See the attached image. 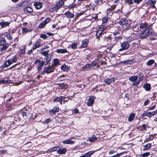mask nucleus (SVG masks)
I'll return each mask as SVG.
<instances>
[{"mask_svg":"<svg viewBox=\"0 0 157 157\" xmlns=\"http://www.w3.org/2000/svg\"><path fill=\"white\" fill-rule=\"evenodd\" d=\"M141 33L140 36L142 39H144L150 35L149 30H147V26L144 23H141L140 26Z\"/></svg>","mask_w":157,"mask_h":157,"instance_id":"f257e3e1","label":"nucleus"},{"mask_svg":"<svg viewBox=\"0 0 157 157\" xmlns=\"http://www.w3.org/2000/svg\"><path fill=\"white\" fill-rule=\"evenodd\" d=\"M17 59V56H14L13 58L6 61L4 64L2 65V67L3 68L8 67L12 64L16 63Z\"/></svg>","mask_w":157,"mask_h":157,"instance_id":"f03ea898","label":"nucleus"},{"mask_svg":"<svg viewBox=\"0 0 157 157\" xmlns=\"http://www.w3.org/2000/svg\"><path fill=\"white\" fill-rule=\"evenodd\" d=\"M138 78V76H132L129 78V80L131 82H134L133 83V85L137 86L139 84L141 80H142L141 78H140L136 82H135L137 80Z\"/></svg>","mask_w":157,"mask_h":157,"instance_id":"7ed1b4c3","label":"nucleus"},{"mask_svg":"<svg viewBox=\"0 0 157 157\" xmlns=\"http://www.w3.org/2000/svg\"><path fill=\"white\" fill-rule=\"evenodd\" d=\"M54 68L52 66H50L45 68L43 69V71L41 72V75H44L45 73L49 74L53 72Z\"/></svg>","mask_w":157,"mask_h":157,"instance_id":"20e7f679","label":"nucleus"},{"mask_svg":"<svg viewBox=\"0 0 157 157\" xmlns=\"http://www.w3.org/2000/svg\"><path fill=\"white\" fill-rule=\"evenodd\" d=\"M130 46L128 43L126 41L124 42L121 43V48H120L119 50V52L128 49L129 48Z\"/></svg>","mask_w":157,"mask_h":157,"instance_id":"39448f33","label":"nucleus"},{"mask_svg":"<svg viewBox=\"0 0 157 157\" xmlns=\"http://www.w3.org/2000/svg\"><path fill=\"white\" fill-rule=\"evenodd\" d=\"M106 27L105 26L101 27L100 29L96 32V36L97 37L100 36L102 33L106 29Z\"/></svg>","mask_w":157,"mask_h":157,"instance_id":"423d86ee","label":"nucleus"},{"mask_svg":"<svg viewBox=\"0 0 157 157\" xmlns=\"http://www.w3.org/2000/svg\"><path fill=\"white\" fill-rule=\"evenodd\" d=\"M95 97L94 96L90 97L87 101V105L89 106H92L94 102V101Z\"/></svg>","mask_w":157,"mask_h":157,"instance_id":"0eeeda50","label":"nucleus"},{"mask_svg":"<svg viewBox=\"0 0 157 157\" xmlns=\"http://www.w3.org/2000/svg\"><path fill=\"white\" fill-rule=\"evenodd\" d=\"M50 20L49 17H47L43 21L41 22L38 26V28L40 29L44 28L45 25Z\"/></svg>","mask_w":157,"mask_h":157,"instance_id":"6e6552de","label":"nucleus"},{"mask_svg":"<svg viewBox=\"0 0 157 157\" xmlns=\"http://www.w3.org/2000/svg\"><path fill=\"white\" fill-rule=\"evenodd\" d=\"M63 96H60L59 97H56L53 100L54 102L58 101L60 105L62 104V102L63 100Z\"/></svg>","mask_w":157,"mask_h":157,"instance_id":"1a4fd4ad","label":"nucleus"},{"mask_svg":"<svg viewBox=\"0 0 157 157\" xmlns=\"http://www.w3.org/2000/svg\"><path fill=\"white\" fill-rule=\"evenodd\" d=\"M75 139V138L74 137H71L70 139H68L65 140L63 141V143L64 144H74L75 141H72L71 140V139Z\"/></svg>","mask_w":157,"mask_h":157,"instance_id":"9d476101","label":"nucleus"},{"mask_svg":"<svg viewBox=\"0 0 157 157\" xmlns=\"http://www.w3.org/2000/svg\"><path fill=\"white\" fill-rule=\"evenodd\" d=\"M41 42L39 40L36 41L34 43L32 49L35 50L36 49L39 48L40 46Z\"/></svg>","mask_w":157,"mask_h":157,"instance_id":"9b49d317","label":"nucleus"},{"mask_svg":"<svg viewBox=\"0 0 157 157\" xmlns=\"http://www.w3.org/2000/svg\"><path fill=\"white\" fill-rule=\"evenodd\" d=\"M121 37L120 36L115 37L114 39H112V40L111 42V45L112 46H113L117 43L119 40H121Z\"/></svg>","mask_w":157,"mask_h":157,"instance_id":"f8f14e48","label":"nucleus"},{"mask_svg":"<svg viewBox=\"0 0 157 157\" xmlns=\"http://www.w3.org/2000/svg\"><path fill=\"white\" fill-rule=\"evenodd\" d=\"M59 110V108L57 107L54 106L53 108L50 110L49 113L51 114H54Z\"/></svg>","mask_w":157,"mask_h":157,"instance_id":"ddd939ff","label":"nucleus"},{"mask_svg":"<svg viewBox=\"0 0 157 157\" xmlns=\"http://www.w3.org/2000/svg\"><path fill=\"white\" fill-rule=\"evenodd\" d=\"M115 80V78H106L105 79V83L107 84H109Z\"/></svg>","mask_w":157,"mask_h":157,"instance_id":"4468645a","label":"nucleus"},{"mask_svg":"<svg viewBox=\"0 0 157 157\" xmlns=\"http://www.w3.org/2000/svg\"><path fill=\"white\" fill-rule=\"evenodd\" d=\"M64 2L63 0H60L58 3H57L55 7L56 9L58 10L61 6L63 5Z\"/></svg>","mask_w":157,"mask_h":157,"instance_id":"2eb2a0df","label":"nucleus"},{"mask_svg":"<svg viewBox=\"0 0 157 157\" xmlns=\"http://www.w3.org/2000/svg\"><path fill=\"white\" fill-rule=\"evenodd\" d=\"M88 40L87 39H85L83 40L82 43V44L80 46L81 48H85L86 47L88 44Z\"/></svg>","mask_w":157,"mask_h":157,"instance_id":"dca6fc26","label":"nucleus"},{"mask_svg":"<svg viewBox=\"0 0 157 157\" xmlns=\"http://www.w3.org/2000/svg\"><path fill=\"white\" fill-rule=\"evenodd\" d=\"M59 61L57 59H55L53 61V63L52 64V67L54 68L56 66L59 65Z\"/></svg>","mask_w":157,"mask_h":157,"instance_id":"f3484780","label":"nucleus"},{"mask_svg":"<svg viewBox=\"0 0 157 157\" xmlns=\"http://www.w3.org/2000/svg\"><path fill=\"white\" fill-rule=\"evenodd\" d=\"M143 87L147 91H149L151 89V85L148 83L144 84L143 85Z\"/></svg>","mask_w":157,"mask_h":157,"instance_id":"a211bd4d","label":"nucleus"},{"mask_svg":"<svg viewBox=\"0 0 157 157\" xmlns=\"http://www.w3.org/2000/svg\"><path fill=\"white\" fill-rule=\"evenodd\" d=\"M10 22L2 21L0 22V25L2 28H4L8 26L10 24Z\"/></svg>","mask_w":157,"mask_h":157,"instance_id":"6ab92c4d","label":"nucleus"},{"mask_svg":"<svg viewBox=\"0 0 157 157\" xmlns=\"http://www.w3.org/2000/svg\"><path fill=\"white\" fill-rule=\"evenodd\" d=\"M44 63V61H43L39 62L37 67V69L38 71H40L41 70Z\"/></svg>","mask_w":157,"mask_h":157,"instance_id":"aec40b11","label":"nucleus"},{"mask_svg":"<svg viewBox=\"0 0 157 157\" xmlns=\"http://www.w3.org/2000/svg\"><path fill=\"white\" fill-rule=\"evenodd\" d=\"M34 5L35 8L37 9H40L42 6L41 3L39 2H34Z\"/></svg>","mask_w":157,"mask_h":157,"instance_id":"412c9836","label":"nucleus"},{"mask_svg":"<svg viewBox=\"0 0 157 157\" xmlns=\"http://www.w3.org/2000/svg\"><path fill=\"white\" fill-rule=\"evenodd\" d=\"M59 148H57V151L58 153L59 154H64L67 151V150L65 148H63L61 149Z\"/></svg>","mask_w":157,"mask_h":157,"instance_id":"4be33fe9","label":"nucleus"},{"mask_svg":"<svg viewBox=\"0 0 157 157\" xmlns=\"http://www.w3.org/2000/svg\"><path fill=\"white\" fill-rule=\"evenodd\" d=\"M56 52L58 53H64L67 52V51L65 49H60L56 50Z\"/></svg>","mask_w":157,"mask_h":157,"instance_id":"5701e85b","label":"nucleus"},{"mask_svg":"<svg viewBox=\"0 0 157 157\" xmlns=\"http://www.w3.org/2000/svg\"><path fill=\"white\" fill-rule=\"evenodd\" d=\"M157 113V109L155 111L152 112H147V117H150L155 115Z\"/></svg>","mask_w":157,"mask_h":157,"instance_id":"b1692460","label":"nucleus"},{"mask_svg":"<svg viewBox=\"0 0 157 157\" xmlns=\"http://www.w3.org/2000/svg\"><path fill=\"white\" fill-rule=\"evenodd\" d=\"M60 147L58 146H56L54 147H52L47 150V152H52L53 151H55L57 150V148H59Z\"/></svg>","mask_w":157,"mask_h":157,"instance_id":"393cba45","label":"nucleus"},{"mask_svg":"<svg viewBox=\"0 0 157 157\" xmlns=\"http://www.w3.org/2000/svg\"><path fill=\"white\" fill-rule=\"evenodd\" d=\"M65 14L66 16V17L69 18H72L74 17V16L73 13L69 11L66 12L65 13Z\"/></svg>","mask_w":157,"mask_h":157,"instance_id":"a878e982","label":"nucleus"},{"mask_svg":"<svg viewBox=\"0 0 157 157\" xmlns=\"http://www.w3.org/2000/svg\"><path fill=\"white\" fill-rule=\"evenodd\" d=\"M127 22V21L125 19H122L121 21H119V24L121 25H126V24Z\"/></svg>","mask_w":157,"mask_h":157,"instance_id":"bb28decb","label":"nucleus"},{"mask_svg":"<svg viewBox=\"0 0 157 157\" xmlns=\"http://www.w3.org/2000/svg\"><path fill=\"white\" fill-rule=\"evenodd\" d=\"M2 47L0 48V49L1 51L2 52L3 51L7 49V48L9 47V44L7 43L5 44L2 45Z\"/></svg>","mask_w":157,"mask_h":157,"instance_id":"cd10ccee","label":"nucleus"},{"mask_svg":"<svg viewBox=\"0 0 157 157\" xmlns=\"http://www.w3.org/2000/svg\"><path fill=\"white\" fill-rule=\"evenodd\" d=\"M135 117V114L133 113H131L129 116L128 118L129 121H132Z\"/></svg>","mask_w":157,"mask_h":157,"instance_id":"c85d7f7f","label":"nucleus"},{"mask_svg":"<svg viewBox=\"0 0 157 157\" xmlns=\"http://www.w3.org/2000/svg\"><path fill=\"white\" fill-rule=\"evenodd\" d=\"M151 144L148 143L146 145L143 146V147H144L143 150L144 151L149 149L151 147Z\"/></svg>","mask_w":157,"mask_h":157,"instance_id":"c756f323","label":"nucleus"},{"mask_svg":"<svg viewBox=\"0 0 157 157\" xmlns=\"http://www.w3.org/2000/svg\"><path fill=\"white\" fill-rule=\"evenodd\" d=\"M7 44L6 40L3 38H2L0 39V46L4 45Z\"/></svg>","mask_w":157,"mask_h":157,"instance_id":"7c9ffc66","label":"nucleus"},{"mask_svg":"<svg viewBox=\"0 0 157 157\" xmlns=\"http://www.w3.org/2000/svg\"><path fill=\"white\" fill-rule=\"evenodd\" d=\"M24 10L25 13H30L32 12L33 10L30 7L25 8Z\"/></svg>","mask_w":157,"mask_h":157,"instance_id":"2f4dec72","label":"nucleus"},{"mask_svg":"<svg viewBox=\"0 0 157 157\" xmlns=\"http://www.w3.org/2000/svg\"><path fill=\"white\" fill-rule=\"evenodd\" d=\"M97 140V138L94 136H92L91 137H90L88 140L91 142H92L94 141H95Z\"/></svg>","mask_w":157,"mask_h":157,"instance_id":"473e14b6","label":"nucleus"},{"mask_svg":"<svg viewBox=\"0 0 157 157\" xmlns=\"http://www.w3.org/2000/svg\"><path fill=\"white\" fill-rule=\"evenodd\" d=\"M61 70L64 71H67L68 70V66L66 65H63L61 67Z\"/></svg>","mask_w":157,"mask_h":157,"instance_id":"72a5a7b5","label":"nucleus"},{"mask_svg":"<svg viewBox=\"0 0 157 157\" xmlns=\"http://www.w3.org/2000/svg\"><path fill=\"white\" fill-rule=\"evenodd\" d=\"M94 153V151H90L88 152L84 155L85 157H90L92 154Z\"/></svg>","mask_w":157,"mask_h":157,"instance_id":"f704fd0d","label":"nucleus"},{"mask_svg":"<svg viewBox=\"0 0 157 157\" xmlns=\"http://www.w3.org/2000/svg\"><path fill=\"white\" fill-rule=\"evenodd\" d=\"M154 60L153 59H150L146 63V65L148 66H151L154 63Z\"/></svg>","mask_w":157,"mask_h":157,"instance_id":"c9c22d12","label":"nucleus"},{"mask_svg":"<svg viewBox=\"0 0 157 157\" xmlns=\"http://www.w3.org/2000/svg\"><path fill=\"white\" fill-rule=\"evenodd\" d=\"M146 128L147 126L145 124H144L142 126H141L139 127V129L140 130L144 131H146Z\"/></svg>","mask_w":157,"mask_h":157,"instance_id":"e433bc0d","label":"nucleus"},{"mask_svg":"<svg viewBox=\"0 0 157 157\" xmlns=\"http://www.w3.org/2000/svg\"><path fill=\"white\" fill-rule=\"evenodd\" d=\"M124 63L127 64L132 63L133 62V60L131 59H128L123 61Z\"/></svg>","mask_w":157,"mask_h":157,"instance_id":"4c0bfd02","label":"nucleus"},{"mask_svg":"<svg viewBox=\"0 0 157 157\" xmlns=\"http://www.w3.org/2000/svg\"><path fill=\"white\" fill-rule=\"evenodd\" d=\"M112 40V39H111V38L109 37H108L107 38H106L105 39V41L107 42V44H111V41Z\"/></svg>","mask_w":157,"mask_h":157,"instance_id":"58836bf2","label":"nucleus"},{"mask_svg":"<svg viewBox=\"0 0 157 157\" xmlns=\"http://www.w3.org/2000/svg\"><path fill=\"white\" fill-rule=\"evenodd\" d=\"M49 50H47L43 52H42L41 53V54L44 55V56L47 57L48 56V54L49 52Z\"/></svg>","mask_w":157,"mask_h":157,"instance_id":"ea45409f","label":"nucleus"},{"mask_svg":"<svg viewBox=\"0 0 157 157\" xmlns=\"http://www.w3.org/2000/svg\"><path fill=\"white\" fill-rule=\"evenodd\" d=\"M10 81L9 80H3L0 81V83H10Z\"/></svg>","mask_w":157,"mask_h":157,"instance_id":"a19ab883","label":"nucleus"},{"mask_svg":"<svg viewBox=\"0 0 157 157\" xmlns=\"http://www.w3.org/2000/svg\"><path fill=\"white\" fill-rule=\"evenodd\" d=\"M77 44L75 43H72L71 45V47L72 49H76L77 47Z\"/></svg>","mask_w":157,"mask_h":157,"instance_id":"79ce46f5","label":"nucleus"},{"mask_svg":"<svg viewBox=\"0 0 157 157\" xmlns=\"http://www.w3.org/2000/svg\"><path fill=\"white\" fill-rule=\"evenodd\" d=\"M112 10H109V9H107V13L108 15L110 16L112 14Z\"/></svg>","mask_w":157,"mask_h":157,"instance_id":"37998d69","label":"nucleus"},{"mask_svg":"<svg viewBox=\"0 0 157 157\" xmlns=\"http://www.w3.org/2000/svg\"><path fill=\"white\" fill-rule=\"evenodd\" d=\"M156 2L155 0H150L148 1V4L150 5H151L153 4H155Z\"/></svg>","mask_w":157,"mask_h":157,"instance_id":"c03bdc74","label":"nucleus"},{"mask_svg":"<svg viewBox=\"0 0 157 157\" xmlns=\"http://www.w3.org/2000/svg\"><path fill=\"white\" fill-rule=\"evenodd\" d=\"M116 7V6L114 5H113L110 6L108 8V9H109V10H114Z\"/></svg>","mask_w":157,"mask_h":157,"instance_id":"a18cd8bd","label":"nucleus"},{"mask_svg":"<svg viewBox=\"0 0 157 157\" xmlns=\"http://www.w3.org/2000/svg\"><path fill=\"white\" fill-rule=\"evenodd\" d=\"M12 36L11 34L10 33H8L6 36L7 38L10 40L12 39Z\"/></svg>","mask_w":157,"mask_h":157,"instance_id":"49530a36","label":"nucleus"},{"mask_svg":"<svg viewBox=\"0 0 157 157\" xmlns=\"http://www.w3.org/2000/svg\"><path fill=\"white\" fill-rule=\"evenodd\" d=\"M102 21L103 22V24L106 23L107 22V19L105 17H104L102 19Z\"/></svg>","mask_w":157,"mask_h":157,"instance_id":"de8ad7c7","label":"nucleus"},{"mask_svg":"<svg viewBox=\"0 0 157 157\" xmlns=\"http://www.w3.org/2000/svg\"><path fill=\"white\" fill-rule=\"evenodd\" d=\"M40 37L43 38L44 39H45L47 38L48 36L44 34H42L40 35Z\"/></svg>","mask_w":157,"mask_h":157,"instance_id":"09e8293b","label":"nucleus"},{"mask_svg":"<svg viewBox=\"0 0 157 157\" xmlns=\"http://www.w3.org/2000/svg\"><path fill=\"white\" fill-rule=\"evenodd\" d=\"M149 99H147L144 101V105L145 106H146L148 104L149 102Z\"/></svg>","mask_w":157,"mask_h":157,"instance_id":"8fccbe9b","label":"nucleus"},{"mask_svg":"<svg viewBox=\"0 0 157 157\" xmlns=\"http://www.w3.org/2000/svg\"><path fill=\"white\" fill-rule=\"evenodd\" d=\"M119 31L118 29H117V30L115 31V32H114L113 33V34L114 36H117L119 34Z\"/></svg>","mask_w":157,"mask_h":157,"instance_id":"3c124183","label":"nucleus"},{"mask_svg":"<svg viewBox=\"0 0 157 157\" xmlns=\"http://www.w3.org/2000/svg\"><path fill=\"white\" fill-rule=\"evenodd\" d=\"M45 59L46 60V63L48 64V63H49L50 62L51 59V58H49L48 57V56H47L45 58Z\"/></svg>","mask_w":157,"mask_h":157,"instance_id":"603ef678","label":"nucleus"},{"mask_svg":"<svg viewBox=\"0 0 157 157\" xmlns=\"http://www.w3.org/2000/svg\"><path fill=\"white\" fill-rule=\"evenodd\" d=\"M150 155V153L149 152H146L142 154L143 157H147Z\"/></svg>","mask_w":157,"mask_h":157,"instance_id":"864d4df0","label":"nucleus"},{"mask_svg":"<svg viewBox=\"0 0 157 157\" xmlns=\"http://www.w3.org/2000/svg\"><path fill=\"white\" fill-rule=\"evenodd\" d=\"M131 51L130 50L128 51H127L126 52L124 53L122 55H127L129 54H131Z\"/></svg>","mask_w":157,"mask_h":157,"instance_id":"5fc2aeb1","label":"nucleus"},{"mask_svg":"<svg viewBox=\"0 0 157 157\" xmlns=\"http://www.w3.org/2000/svg\"><path fill=\"white\" fill-rule=\"evenodd\" d=\"M126 1L129 4H133V0H126Z\"/></svg>","mask_w":157,"mask_h":157,"instance_id":"6e6d98bb","label":"nucleus"},{"mask_svg":"<svg viewBox=\"0 0 157 157\" xmlns=\"http://www.w3.org/2000/svg\"><path fill=\"white\" fill-rule=\"evenodd\" d=\"M155 107H156V105H155L151 107H149L148 108V110H153L155 108Z\"/></svg>","mask_w":157,"mask_h":157,"instance_id":"4d7b16f0","label":"nucleus"},{"mask_svg":"<svg viewBox=\"0 0 157 157\" xmlns=\"http://www.w3.org/2000/svg\"><path fill=\"white\" fill-rule=\"evenodd\" d=\"M7 152L5 150H0V153L2 154H5Z\"/></svg>","mask_w":157,"mask_h":157,"instance_id":"13d9d810","label":"nucleus"},{"mask_svg":"<svg viewBox=\"0 0 157 157\" xmlns=\"http://www.w3.org/2000/svg\"><path fill=\"white\" fill-rule=\"evenodd\" d=\"M142 0H133V2L134 3L138 4L140 2H141Z\"/></svg>","mask_w":157,"mask_h":157,"instance_id":"bf43d9fd","label":"nucleus"},{"mask_svg":"<svg viewBox=\"0 0 157 157\" xmlns=\"http://www.w3.org/2000/svg\"><path fill=\"white\" fill-rule=\"evenodd\" d=\"M85 67L86 68H88L91 67H92L91 64H87L85 66Z\"/></svg>","mask_w":157,"mask_h":157,"instance_id":"052dcab7","label":"nucleus"},{"mask_svg":"<svg viewBox=\"0 0 157 157\" xmlns=\"http://www.w3.org/2000/svg\"><path fill=\"white\" fill-rule=\"evenodd\" d=\"M22 31L23 32H24V33H25L29 32L28 30L26 28H23L22 29Z\"/></svg>","mask_w":157,"mask_h":157,"instance_id":"680f3d73","label":"nucleus"},{"mask_svg":"<svg viewBox=\"0 0 157 157\" xmlns=\"http://www.w3.org/2000/svg\"><path fill=\"white\" fill-rule=\"evenodd\" d=\"M48 48V46H45L44 47H42L40 48V50L43 51V50L47 49Z\"/></svg>","mask_w":157,"mask_h":157,"instance_id":"e2e57ef3","label":"nucleus"},{"mask_svg":"<svg viewBox=\"0 0 157 157\" xmlns=\"http://www.w3.org/2000/svg\"><path fill=\"white\" fill-rule=\"evenodd\" d=\"M63 103L64 104L65 102H67L68 101V99L67 98H66L64 97H63Z\"/></svg>","mask_w":157,"mask_h":157,"instance_id":"0e129e2a","label":"nucleus"},{"mask_svg":"<svg viewBox=\"0 0 157 157\" xmlns=\"http://www.w3.org/2000/svg\"><path fill=\"white\" fill-rule=\"evenodd\" d=\"M91 67H94L96 66L97 63L96 62L94 61V62L91 63Z\"/></svg>","mask_w":157,"mask_h":157,"instance_id":"69168bd1","label":"nucleus"},{"mask_svg":"<svg viewBox=\"0 0 157 157\" xmlns=\"http://www.w3.org/2000/svg\"><path fill=\"white\" fill-rule=\"evenodd\" d=\"M116 151H114L111 150L109 152V155H111L115 153L116 152Z\"/></svg>","mask_w":157,"mask_h":157,"instance_id":"338daca9","label":"nucleus"},{"mask_svg":"<svg viewBox=\"0 0 157 157\" xmlns=\"http://www.w3.org/2000/svg\"><path fill=\"white\" fill-rule=\"evenodd\" d=\"M51 121V119L49 118H48L47 119H46L45 120V122L46 123L48 124V123H49V122H50Z\"/></svg>","mask_w":157,"mask_h":157,"instance_id":"774afa93","label":"nucleus"}]
</instances>
